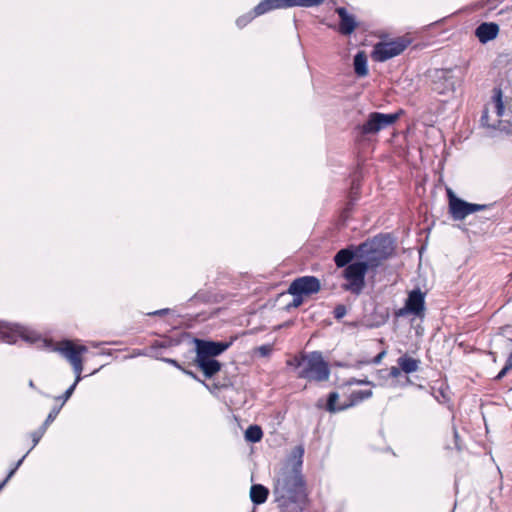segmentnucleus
Returning a JSON list of instances; mask_svg holds the SVG:
<instances>
[{"instance_id": "21", "label": "nucleus", "mask_w": 512, "mask_h": 512, "mask_svg": "<svg viewBox=\"0 0 512 512\" xmlns=\"http://www.w3.org/2000/svg\"><path fill=\"white\" fill-rule=\"evenodd\" d=\"M372 396V390H358L353 391L350 395L349 402L342 404V409L352 407L361 401L368 399Z\"/></svg>"}, {"instance_id": "29", "label": "nucleus", "mask_w": 512, "mask_h": 512, "mask_svg": "<svg viewBox=\"0 0 512 512\" xmlns=\"http://www.w3.org/2000/svg\"><path fill=\"white\" fill-rule=\"evenodd\" d=\"M26 455H24L16 464V466L9 472L7 477L4 479L2 483H0V491L3 489V487L6 485V483L9 481V479L13 476L15 471L18 469V467L22 464L24 458Z\"/></svg>"}, {"instance_id": "14", "label": "nucleus", "mask_w": 512, "mask_h": 512, "mask_svg": "<svg viewBox=\"0 0 512 512\" xmlns=\"http://www.w3.org/2000/svg\"><path fill=\"white\" fill-rule=\"evenodd\" d=\"M449 195V210L455 220H463L469 215V203L455 197L453 193L448 190Z\"/></svg>"}, {"instance_id": "5", "label": "nucleus", "mask_w": 512, "mask_h": 512, "mask_svg": "<svg viewBox=\"0 0 512 512\" xmlns=\"http://www.w3.org/2000/svg\"><path fill=\"white\" fill-rule=\"evenodd\" d=\"M368 270L370 267L361 260L349 264L341 271V277L344 280L341 288L352 295L359 296L366 287L365 276Z\"/></svg>"}, {"instance_id": "12", "label": "nucleus", "mask_w": 512, "mask_h": 512, "mask_svg": "<svg viewBox=\"0 0 512 512\" xmlns=\"http://www.w3.org/2000/svg\"><path fill=\"white\" fill-rule=\"evenodd\" d=\"M195 343L196 358H214L215 356L223 353L230 346V343L213 342L199 339H197Z\"/></svg>"}, {"instance_id": "25", "label": "nucleus", "mask_w": 512, "mask_h": 512, "mask_svg": "<svg viewBox=\"0 0 512 512\" xmlns=\"http://www.w3.org/2000/svg\"><path fill=\"white\" fill-rule=\"evenodd\" d=\"M339 399V395L337 392H331L327 401V410L329 412L342 411V405L336 406V403Z\"/></svg>"}, {"instance_id": "1", "label": "nucleus", "mask_w": 512, "mask_h": 512, "mask_svg": "<svg viewBox=\"0 0 512 512\" xmlns=\"http://www.w3.org/2000/svg\"><path fill=\"white\" fill-rule=\"evenodd\" d=\"M304 449L301 446L293 450L299 460L292 469H283L276 480L274 495L281 512H301L304 508L306 494L300 472Z\"/></svg>"}, {"instance_id": "22", "label": "nucleus", "mask_w": 512, "mask_h": 512, "mask_svg": "<svg viewBox=\"0 0 512 512\" xmlns=\"http://www.w3.org/2000/svg\"><path fill=\"white\" fill-rule=\"evenodd\" d=\"M354 70L360 77L368 74L367 57L363 51L358 52L354 57Z\"/></svg>"}, {"instance_id": "24", "label": "nucleus", "mask_w": 512, "mask_h": 512, "mask_svg": "<svg viewBox=\"0 0 512 512\" xmlns=\"http://www.w3.org/2000/svg\"><path fill=\"white\" fill-rule=\"evenodd\" d=\"M493 107L498 117H501L504 113V104L502 101V91L500 89L494 90L493 96Z\"/></svg>"}, {"instance_id": "33", "label": "nucleus", "mask_w": 512, "mask_h": 512, "mask_svg": "<svg viewBox=\"0 0 512 512\" xmlns=\"http://www.w3.org/2000/svg\"><path fill=\"white\" fill-rule=\"evenodd\" d=\"M258 351L262 356H267L272 351V347L270 345H263L258 348Z\"/></svg>"}, {"instance_id": "10", "label": "nucleus", "mask_w": 512, "mask_h": 512, "mask_svg": "<svg viewBox=\"0 0 512 512\" xmlns=\"http://www.w3.org/2000/svg\"><path fill=\"white\" fill-rule=\"evenodd\" d=\"M425 310V294L420 289L412 290L406 299L405 306L397 312L398 316L413 314L422 317Z\"/></svg>"}, {"instance_id": "30", "label": "nucleus", "mask_w": 512, "mask_h": 512, "mask_svg": "<svg viewBox=\"0 0 512 512\" xmlns=\"http://www.w3.org/2000/svg\"><path fill=\"white\" fill-rule=\"evenodd\" d=\"M334 317L336 319H342L346 313H347V309H346V306L343 305V304H339L335 307L334 309Z\"/></svg>"}, {"instance_id": "36", "label": "nucleus", "mask_w": 512, "mask_h": 512, "mask_svg": "<svg viewBox=\"0 0 512 512\" xmlns=\"http://www.w3.org/2000/svg\"><path fill=\"white\" fill-rule=\"evenodd\" d=\"M163 361H165V362H167V363H169V364H172V365H174V366H176V367L180 368L179 364H178V363H177V361H176V360H174V359L165 358V359H163Z\"/></svg>"}, {"instance_id": "37", "label": "nucleus", "mask_w": 512, "mask_h": 512, "mask_svg": "<svg viewBox=\"0 0 512 512\" xmlns=\"http://www.w3.org/2000/svg\"><path fill=\"white\" fill-rule=\"evenodd\" d=\"M296 358H297V357H295V358H294V359H292V360H289V361L287 362V364H288V365H291V366H295V367H297V361L295 360Z\"/></svg>"}, {"instance_id": "11", "label": "nucleus", "mask_w": 512, "mask_h": 512, "mask_svg": "<svg viewBox=\"0 0 512 512\" xmlns=\"http://www.w3.org/2000/svg\"><path fill=\"white\" fill-rule=\"evenodd\" d=\"M321 284L319 279L314 276H303L295 279L288 289V292L294 296L310 295L319 292Z\"/></svg>"}, {"instance_id": "40", "label": "nucleus", "mask_w": 512, "mask_h": 512, "mask_svg": "<svg viewBox=\"0 0 512 512\" xmlns=\"http://www.w3.org/2000/svg\"><path fill=\"white\" fill-rule=\"evenodd\" d=\"M383 355H384V352L380 353V354L375 358V362H376V363H378V362L381 360V358H382V356H383Z\"/></svg>"}, {"instance_id": "32", "label": "nucleus", "mask_w": 512, "mask_h": 512, "mask_svg": "<svg viewBox=\"0 0 512 512\" xmlns=\"http://www.w3.org/2000/svg\"><path fill=\"white\" fill-rule=\"evenodd\" d=\"M256 15L253 13L252 14H249V15H246V16H242V17H239L236 21V24L239 26V27H244L248 22H250Z\"/></svg>"}, {"instance_id": "20", "label": "nucleus", "mask_w": 512, "mask_h": 512, "mask_svg": "<svg viewBox=\"0 0 512 512\" xmlns=\"http://www.w3.org/2000/svg\"><path fill=\"white\" fill-rule=\"evenodd\" d=\"M397 362L400 369L407 374L416 372L420 365V360L414 359L407 355L398 358Z\"/></svg>"}, {"instance_id": "23", "label": "nucleus", "mask_w": 512, "mask_h": 512, "mask_svg": "<svg viewBox=\"0 0 512 512\" xmlns=\"http://www.w3.org/2000/svg\"><path fill=\"white\" fill-rule=\"evenodd\" d=\"M262 436H263L262 430L257 425L249 426L247 428V430L245 431L246 440L253 442V443L259 442L261 440Z\"/></svg>"}, {"instance_id": "15", "label": "nucleus", "mask_w": 512, "mask_h": 512, "mask_svg": "<svg viewBox=\"0 0 512 512\" xmlns=\"http://www.w3.org/2000/svg\"><path fill=\"white\" fill-rule=\"evenodd\" d=\"M499 34V26L493 22H485L480 24L476 30L475 35L478 40L485 44L491 40H494Z\"/></svg>"}, {"instance_id": "4", "label": "nucleus", "mask_w": 512, "mask_h": 512, "mask_svg": "<svg viewBox=\"0 0 512 512\" xmlns=\"http://www.w3.org/2000/svg\"><path fill=\"white\" fill-rule=\"evenodd\" d=\"M71 365L75 373L74 383L65 391L63 403H65L73 394L78 382L82 379L81 373L83 371V360L81 354L87 352V347L84 345H75L70 340L62 341L55 348Z\"/></svg>"}, {"instance_id": "31", "label": "nucleus", "mask_w": 512, "mask_h": 512, "mask_svg": "<svg viewBox=\"0 0 512 512\" xmlns=\"http://www.w3.org/2000/svg\"><path fill=\"white\" fill-rule=\"evenodd\" d=\"M490 206L491 205H486V204H472V203H469V215L472 214V213L478 212V211L485 210V209L489 208Z\"/></svg>"}, {"instance_id": "34", "label": "nucleus", "mask_w": 512, "mask_h": 512, "mask_svg": "<svg viewBox=\"0 0 512 512\" xmlns=\"http://www.w3.org/2000/svg\"><path fill=\"white\" fill-rule=\"evenodd\" d=\"M400 371H402L400 369V367L398 368V367L393 366V367H391L389 374L391 377L397 378L400 375Z\"/></svg>"}, {"instance_id": "3", "label": "nucleus", "mask_w": 512, "mask_h": 512, "mask_svg": "<svg viewBox=\"0 0 512 512\" xmlns=\"http://www.w3.org/2000/svg\"><path fill=\"white\" fill-rule=\"evenodd\" d=\"M295 360L297 361V368L300 369L298 373L299 378L316 382L329 379L330 369L321 352L314 351L303 354L300 358H296Z\"/></svg>"}, {"instance_id": "35", "label": "nucleus", "mask_w": 512, "mask_h": 512, "mask_svg": "<svg viewBox=\"0 0 512 512\" xmlns=\"http://www.w3.org/2000/svg\"><path fill=\"white\" fill-rule=\"evenodd\" d=\"M302 304V298L301 296H296L292 302L293 307H298Z\"/></svg>"}, {"instance_id": "16", "label": "nucleus", "mask_w": 512, "mask_h": 512, "mask_svg": "<svg viewBox=\"0 0 512 512\" xmlns=\"http://www.w3.org/2000/svg\"><path fill=\"white\" fill-rule=\"evenodd\" d=\"M336 13L340 17L339 32L343 35H350L357 27L355 17L347 12L344 7L336 9Z\"/></svg>"}, {"instance_id": "7", "label": "nucleus", "mask_w": 512, "mask_h": 512, "mask_svg": "<svg viewBox=\"0 0 512 512\" xmlns=\"http://www.w3.org/2000/svg\"><path fill=\"white\" fill-rule=\"evenodd\" d=\"M323 0H262L255 8V15H262L274 9L318 6Z\"/></svg>"}, {"instance_id": "28", "label": "nucleus", "mask_w": 512, "mask_h": 512, "mask_svg": "<svg viewBox=\"0 0 512 512\" xmlns=\"http://www.w3.org/2000/svg\"><path fill=\"white\" fill-rule=\"evenodd\" d=\"M60 409H61V407H58V408H53L50 411V413L48 414L45 422L43 423V425L45 427H48L55 420V418L57 417L58 413L60 412Z\"/></svg>"}, {"instance_id": "42", "label": "nucleus", "mask_w": 512, "mask_h": 512, "mask_svg": "<svg viewBox=\"0 0 512 512\" xmlns=\"http://www.w3.org/2000/svg\"><path fill=\"white\" fill-rule=\"evenodd\" d=\"M29 386H30L31 388H34V383H33V381H32V380H30V381H29Z\"/></svg>"}, {"instance_id": "41", "label": "nucleus", "mask_w": 512, "mask_h": 512, "mask_svg": "<svg viewBox=\"0 0 512 512\" xmlns=\"http://www.w3.org/2000/svg\"><path fill=\"white\" fill-rule=\"evenodd\" d=\"M166 311H167V310H160V311H156V312H154L153 314H161V313H164V312H166Z\"/></svg>"}, {"instance_id": "19", "label": "nucleus", "mask_w": 512, "mask_h": 512, "mask_svg": "<svg viewBox=\"0 0 512 512\" xmlns=\"http://www.w3.org/2000/svg\"><path fill=\"white\" fill-rule=\"evenodd\" d=\"M268 493L269 491L266 487L260 484H255L251 486L250 499L254 504L259 505L267 500Z\"/></svg>"}, {"instance_id": "13", "label": "nucleus", "mask_w": 512, "mask_h": 512, "mask_svg": "<svg viewBox=\"0 0 512 512\" xmlns=\"http://www.w3.org/2000/svg\"><path fill=\"white\" fill-rule=\"evenodd\" d=\"M21 336L26 341L34 342L37 337L35 334H29L24 328L17 327L15 330L8 325L0 323V339L7 343H15L17 337Z\"/></svg>"}, {"instance_id": "17", "label": "nucleus", "mask_w": 512, "mask_h": 512, "mask_svg": "<svg viewBox=\"0 0 512 512\" xmlns=\"http://www.w3.org/2000/svg\"><path fill=\"white\" fill-rule=\"evenodd\" d=\"M195 363L206 378L213 377L221 369V363L214 358H195Z\"/></svg>"}, {"instance_id": "27", "label": "nucleus", "mask_w": 512, "mask_h": 512, "mask_svg": "<svg viewBox=\"0 0 512 512\" xmlns=\"http://www.w3.org/2000/svg\"><path fill=\"white\" fill-rule=\"evenodd\" d=\"M46 430H47V427L42 425L37 431H35L31 434L32 441H33V447L38 444V442L40 441L42 436L45 434Z\"/></svg>"}, {"instance_id": "38", "label": "nucleus", "mask_w": 512, "mask_h": 512, "mask_svg": "<svg viewBox=\"0 0 512 512\" xmlns=\"http://www.w3.org/2000/svg\"><path fill=\"white\" fill-rule=\"evenodd\" d=\"M353 383H356V384H363L365 383L364 381H360V380H350L349 381V384H353Z\"/></svg>"}, {"instance_id": "18", "label": "nucleus", "mask_w": 512, "mask_h": 512, "mask_svg": "<svg viewBox=\"0 0 512 512\" xmlns=\"http://www.w3.org/2000/svg\"><path fill=\"white\" fill-rule=\"evenodd\" d=\"M358 257L357 247L354 249L353 246L339 250L334 256L335 265L338 268H345L349 264L353 263V259Z\"/></svg>"}, {"instance_id": "8", "label": "nucleus", "mask_w": 512, "mask_h": 512, "mask_svg": "<svg viewBox=\"0 0 512 512\" xmlns=\"http://www.w3.org/2000/svg\"><path fill=\"white\" fill-rule=\"evenodd\" d=\"M409 45V40L399 38L390 42H380L374 46L372 57L375 61L384 62L401 54Z\"/></svg>"}, {"instance_id": "9", "label": "nucleus", "mask_w": 512, "mask_h": 512, "mask_svg": "<svg viewBox=\"0 0 512 512\" xmlns=\"http://www.w3.org/2000/svg\"><path fill=\"white\" fill-rule=\"evenodd\" d=\"M398 118V113L384 114L372 112L368 115L367 121L360 127L361 133L364 135L376 134L394 124Z\"/></svg>"}, {"instance_id": "2", "label": "nucleus", "mask_w": 512, "mask_h": 512, "mask_svg": "<svg viewBox=\"0 0 512 512\" xmlns=\"http://www.w3.org/2000/svg\"><path fill=\"white\" fill-rule=\"evenodd\" d=\"M392 244V239L388 235L375 236L373 239L357 246L358 257L370 269H375L392 253Z\"/></svg>"}, {"instance_id": "26", "label": "nucleus", "mask_w": 512, "mask_h": 512, "mask_svg": "<svg viewBox=\"0 0 512 512\" xmlns=\"http://www.w3.org/2000/svg\"><path fill=\"white\" fill-rule=\"evenodd\" d=\"M509 341L512 343V339H509ZM512 370V352L509 354L506 363L502 370L498 373V375L495 377V380H501L504 376L507 375V373Z\"/></svg>"}, {"instance_id": "6", "label": "nucleus", "mask_w": 512, "mask_h": 512, "mask_svg": "<svg viewBox=\"0 0 512 512\" xmlns=\"http://www.w3.org/2000/svg\"><path fill=\"white\" fill-rule=\"evenodd\" d=\"M432 90L439 95L450 96L460 84V79L451 69H437L431 73Z\"/></svg>"}, {"instance_id": "39", "label": "nucleus", "mask_w": 512, "mask_h": 512, "mask_svg": "<svg viewBox=\"0 0 512 512\" xmlns=\"http://www.w3.org/2000/svg\"><path fill=\"white\" fill-rule=\"evenodd\" d=\"M503 0H488V3L491 4V5H494L496 3H500L502 2Z\"/></svg>"}]
</instances>
